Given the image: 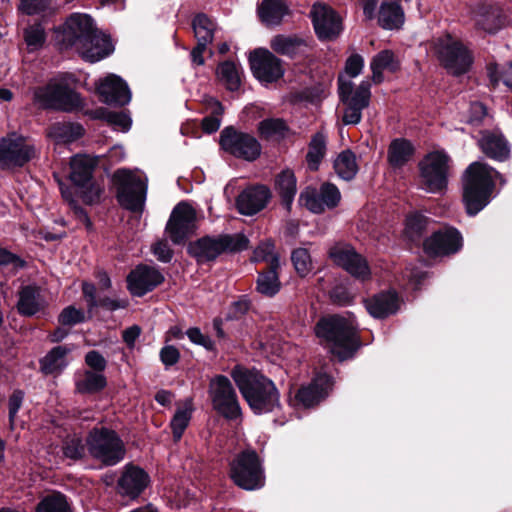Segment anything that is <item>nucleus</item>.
<instances>
[{"label":"nucleus","instance_id":"1","mask_svg":"<svg viewBox=\"0 0 512 512\" xmlns=\"http://www.w3.org/2000/svg\"><path fill=\"white\" fill-rule=\"evenodd\" d=\"M231 376L255 414L271 412L279 405L278 390L264 375L237 366L232 370Z\"/></svg>","mask_w":512,"mask_h":512},{"label":"nucleus","instance_id":"2","mask_svg":"<svg viewBox=\"0 0 512 512\" xmlns=\"http://www.w3.org/2000/svg\"><path fill=\"white\" fill-rule=\"evenodd\" d=\"M498 177L500 174L484 163L468 166L463 176V202L468 215H476L490 202Z\"/></svg>","mask_w":512,"mask_h":512},{"label":"nucleus","instance_id":"3","mask_svg":"<svg viewBox=\"0 0 512 512\" xmlns=\"http://www.w3.org/2000/svg\"><path fill=\"white\" fill-rule=\"evenodd\" d=\"M315 333L341 361L350 358L358 347L354 322L341 316L322 318L315 327Z\"/></svg>","mask_w":512,"mask_h":512},{"label":"nucleus","instance_id":"4","mask_svg":"<svg viewBox=\"0 0 512 512\" xmlns=\"http://www.w3.org/2000/svg\"><path fill=\"white\" fill-rule=\"evenodd\" d=\"M74 78L70 74H61L51 79L49 83L34 91V100L44 108L71 111L80 106L79 95L74 91Z\"/></svg>","mask_w":512,"mask_h":512},{"label":"nucleus","instance_id":"5","mask_svg":"<svg viewBox=\"0 0 512 512\" xmlns=\"http://www.w3.org/2000/svg\"><path fill=\"white\" fill-rule=\"evenodd\" d=\"M433 45L439 62L448 73L459 76L470 70L473 54L459 39L445 34L435 39Z\"/></svg>","mask_w":512,"mask_h":512},{"label":"nucleus","instance_id":"6","mask_svg":"<svg viewBox=\"0 0 512 512\" xmlns=\"http://www.w3.org/2000/svg\"><path fill=\"white\" fill-rule=\"evenodd\" d=\"M419 185L427 193L443 194L448 186L450 158L444 150H435L419 162Z\"/></svg>","mask_w":512,"mask_h":512},{"label":"nucleus","instance_id":"7","mask_svg":"<svg viewBox=\"0 0 512 512\" xmlns=\"http://www.w3.org/2000/svg\"><path fill=\"white\" fill-rule=\"evenodd\" d=\"M90 455L106 466H113L125 457V446L117 433L104 427L94 428L87 436Z\"/></svg>","mask_w":512,"mask_h":512},{"label":"nucleus","instance_id":"8","mask_svg":"<svg viewBox=\"0 0 512 512\" xmlns=\"http://www.w3.org/2000/svg\"><path fill=\"white\" fill-rule=\"evenodd\" d=\"M113 179L117 184V198L119 203L132 211L142 210L147 194V178L135 171L119 169Z\"/></svg>","mask_w":512,"mask_h":512},{"label":"nucleus","instance_id":"9","mask_svg":"<svg viewBox=\"0 0 512 512\" xmlns=\"http://www.w3.org/2000/svg\"><path fill=\"white\" fill-rule=\"evenodd\" d=\"M231 478L244 490H256L264 486L265 476L256 452L247 450L237 456L231 464Z\"/></svg>","mask_w":512,"mask_h":512},{"label":"nucleus","instance_id":"10","mask_svg":"<svg viewBox=\"0 0 512 512\" xmlns=\"http://www.w3.org/2000/svg\"><path fill=\"white\" fill-rule=\"evenodd\" d=\"M209 395L213 409L224 418L237 420L241 417L242 411L236 391L227 377L218 375L211 379Z\"/></svg>","mask_w":512,"mask_h":512},{"label":"nucleus","instance_id":"11","mask_svg":"<svg viewBox=\"0 0 512 512\" xmlns=\"http://www.w3.org/2000/svg\"><path fill=\"white\" fill-rule=\"evenodd\" d=\"M94 29L93 19L88 14L73 13L58 30L57 40L62 48L74 49L77 52Z\"/></svg>","mask_w":512,"mask_h":512},{"label":"nucleus","instance_id":"12","mask_svg":"<svg viewBox=\"0 0 512 512\" xmlns=\"http://www.w3.org/2000/svg\"><path fill=\"white\" fill-rule=\"evenodd\" d=\"M220 145L226 152L247 161H254L261 154V145L254 136L233 127L221 132Z\"/></svg>","mask_w":512,"mask_h":512},{"label":"nucleus","instance_id":"13","mask_svg":"<svg viewBox=\"0 0 512 512\" xmlns=\"http://www.w3.org/2000/svg\"><path fill=\"white\" fill-rule=\"evenodd\" d=\"M35 156V148L23 136L11 133L0 140V168L23 166Z\"/></svg>","mask_w":512,"mask_h":512},{"label":"nucleus","instance_id":"14","mask_svg":"<svg viewBox=\"0 0 512 512\" xmlns=\"http://www.w3.org/2000/svg\"><path fill=\"white\" fill-rule=\"evenodd\" d=\"M329 257L350 275L365 281L370 277V269L366 260L354 248L346 243H336L329 249Z\"/></svg>","mask_w":512,"mask_h":512},{"label":"nucleus","instance_id":"15","mask_svg":"<svg viewBox=\"0 0 512 512\" xmlns=\"http://www.w3.org/2000/svg\"><path fill=\"white\" fill-rule=\"evenodd\" d=\"M196 228V211L188 203L181 202L173 209L166 225V232L175 244L182 243Z\"/></svg>","mask_w":512,"mask_h":512},{"label":"nucleus","instance_id":"16","mask_svg":"<svg viewBox=\"0 0 512 512\" xmlns=\"http://www.w3.org/2000/svg\"><path fill=\"white\" fill-rule=\"evenodd\" d=\"M341 200L339 189L331 183L321 185L319 191L315 188H305L299 196V202L313 213H322L326 209L335 208Z\"/></svg>","mask_w":512,"mask_h":512},{"label":"nucleus","instance_id":"17","mask_svg":"<svg viewBox=\"0 0 512 512\" xmlns=\"http://www.w3.org/2000/svg\"><path fill=\"white\" fill-rule=\"evenodd\" d=\"M249 61L253 75L263 83L275 82L284 74L281 61L269 50H254Z\"/></svg>","mask_w":512,"mask_h":512},{"label":"nucleus","instance_id":"18","mask_svg":"<svg viewBox=\"0 0 512 512\" xmlns=\"http://www.w3.org/2000/svg\"><path fill=\"white\" fill-rule=\"evenodd\" d=\"M248 240L243 236H238L236 239L230 236H223L217 239L203 238L200 239L194 249L196 256L200 260H214L218 255L224 251L243 250L247 248Z\"/></svg>","mask_w":512,"mask_h":512},{"label":"nucleus","instance_id":"19","mask_svg":"<svg viewBox=\"0 0 512 512\" xmlns=\"http://www.w3.org/2000/svg\"><path fill=\"white\" fill-rule=\"evenodd\" d=\"M462 247L460 232L447 227L433 233L424 242V250L430 256H444L458 252Z\"/></svg>","mask_w":512,"mask_h":512},{"label":"nucleus","instance_id":"20","mask_svg":"<svg viewBox=\"0 0 512 512\" xmlns=\"http://www.w3.org/2000/svg\"><path fill=\"white\" fill-rule=\"evenodd\" d=\"M163 281L164 276L156 267L138 265L127 276V288L133 296L141 297Z\"/></svg>","mask_w":512,"mask_h":512},{"label":"nucleus","instance_id":"21","mask_svg":"<svg viewBox=\"0 0 512 512\" xmlns=\"http://www.w3.org/2000/svg\"><path fill=\"white\" fill-rule=\"evenodd\" d=\"M310 15L315 32L320 39H333L341 32V19L330 7L315 3Z\"/></svg>","mask_w":512,"mask_h":512},{"label":"nucleus","instance_id":"22","mask_svg":"<svg viewBox=\"0 0 512 512\" xmlns=\"http://www.w3.org/2000/svg\"><path fill=\"white\" fill-rule=\"evenodd\" d=\"M98 92L103 101L111 105L123 106L131 100L128 85L123 79L114 74L108 75L100 81Z\"/></svg>","mask_w":512,"mask_h":512},{"label":"nucleus","instance_id":"23","mask_svg":"<svg viewBox=\"0 0 512 512\" xmlns=\"http://www.w3.org/2000/svg\"><path fill=\"white\" fill-rule=\"evenodd\" d=\"M149 482V476L142 468L127 465L118 481L119 493L131 499L137 498Z\"/></svg>","mask_w":512,"mask_h":512},{"label":"nucleus","instance_id":"24","mask_svg":"<svg viewBox=\"0 0 512 512\" xmlns=\"http://www.w3.org/2000/svg\"><path fill=\"white\" fill-rule=\"evenodd\" d=\"M270 197V190L265 186L247 188L237 197V209L243 215H254L265 208Z\"/></svg>","mask_w":512,"mask_h":512},{"label":"nucleus","instance_id":"25","mask_svg":"<svg viewBox=\"0 0 512 512\" xmlns=\"http://www.w3.org/2000/svg\"><path fill=\"white\" fill-rule=\"evenodd\" d=\"M338 94L343 104H352L367 108L371 97L370 84L367 81H362L359 86L355 88L350 79L339 76Z\"/></svg>","mask_w":512,"mask_h":512},{"label":"nucleus","instance_id":"26","mask_svg":"<svg viewBox=\"0 0 512 512\" xmlns=\"http://www.w3.org/2000/svg\"><path fill=\"white\" fill-rule=\"evenodd\" d=\"M113 50L114 47L109 36L95 28L92 35L88 37L86 43L77 52L84 60L95 63L110 55Z\"/></svg>","mask_w":512,"mask_h":512},{"label":"nucleus","instance_id":"27","mask_svg":"<svg viewBox=\"0 0 512 512\" xmlns=\"http://www.w3.org/2000/svg\"><path fill=\"white\" fill-rule=\"evenodd\" d=\"M331 388V378L326 374H319L309 385L298 390L296 398L304 407H312L323 400Z\"/></svg>","mask_w":512,"mask_h":512},{"label":"nucleus","instance_id":"28","mask_svg":"<svg viewBox=\"0 0 512 512\" xmlns=\"http://www.w3.org/2000/svg\"><path fill=\"white\" fill-rule=\"evenodd\" d=\"M99 156L75 155L70 161V179L77 187H85L92 180V172Z\"/></svg>","mask_w":512,"mask_h":512},{"label":"nucleus","instance_id":"29","mask_svg":"<svg viewBox=\"0 0 512 512\" xmlns=\"http://www.w3.org/2000/svg\"><path fill=\"white\" fill-rule=\"evenodd\" d=\"M364 303L368 313L374 318H385L399 309V299L392 291L379 293Z\"/></svg>","mask_w":512,"mask_h":512},{"label":"nucleus","instance_id":"30","mask_svg":"<svg viewBox=\"0 0 512 512\" xmlns=\"http://www.w3.org/2000/svg\"><path fill=\"white\" fill-rule=\"evenodd\" d=\"M474 21L477 28L493 34L505 25V16L499 7L481 6L475 12Z\"/></svg>","mask_w":512,"mask_h":512},{"label":"nucleus","instance_id":"31","mask_svg":"<svg viewBox=\"0 0 512 512\" xmlns=\"http://www.w3.org/2000/svg\"><path fill=\"white\" fill-rule=\"evenodd\" d=\"M479 146L488 157L495 160L504 161L510 154L508 143L501 134L496 132H483Z\"/></svg>","mask_w":512,"mask_h":512},{"label":"nucleus","instance_id":"32","mask_svg":"<svg viewBox=\"0 0 512 512\" xmlns=\"http://www.w3.org/2000/svg\"><path fill=\"white\" fill-rule=\"evenodd\" d=\"M404 11L398 0H383L378 13L379 25L387 30L400 28L404 23Z\"/></svg>","mask_w":512,"mask_h":512},{"label":"nucleus","instance_id":"33","mask_svg":"<svg viewBox=\"0 0 512 512\" xmlns=\"http://www.w3.org/2000/svg\"><path fill=\"white\" fill-rule=\"evenodd\" d=\"M45 305L46 301L38 287L26 286L21 290L17 307L22 315L32 316L41 311Z\"/></svg>","mask_w":512,"mask_h":512},{"label":"nucleus","instance_id":"34","mask_svg":"<svg viewBox=\"0 0 512 512\" xmlns=\"http://www.w3.org/2000/svg\"><path fill=\"white\" fill-rule=\"evenodd\" d=\"M400 67V61L391 50H382L371 60L370 68L374 83H381L384 80V71L395 72Z\"/></svg>","mask_w":512,"mask_h":512},{"label":"nucleus","instance_id":"35","mask_svg":"<svg viewBox=\"0 0 512 512\" xmlns=\"http://www.w3.org/2000/svg\"><path fill=\"white\" fill-rule=\"evenodd\" d=\"M288 12V6L284 0H263L258 8L259 17L266 26L279 25Z\"/></svg>","mask_w":512,"mask_h":512},{"label":"nucleus","instance_id":"36","mask_svg":"<svg viewBox=\"0 0 512 512\" xmlns=\"http://www.w3.org/2000/svg\"><path fill=\"white\" fill-rule=\"evenodd\" d=\"M280 267L279 258H273L271 267L265 272H260L257 279V291L264 296L273 297L281 287L277 270Z\"/></svg>","mask_w":512,"mask_h":512},{"label":"nucleus","instance_id":"37","mask_svg":"<svg viewBox=\"0 0 512 512\" xmlns=\"http://www.w3.org/2000/svg\"><path fill=\"white\" fill-rule=\"evenodd\" d=\"M275 188L283 205L290 210L297 192V181L293 171L286 169L276 176Z\"/></svg>","mask_w":512,"mask_h":512},{"label":"nucleus","instance_id":"38","mask_svg":"<svg viewBox=\"0 0 512 512\" xmlns=\"http://www.w3.org/2000/svg\"><path fill=\"white\" fill-rule=\"evenodd\" d=\"M71 352V348L67 346L54 347L44 358L41 359V370L45 374L60 373L67 365V355Z\"/></svg>","mask_w":512,"mask_h":512},{"label":"nucleus","instance_id":"39","mask_svg":"<svg viewBox=\"0 0 512 512\" xmlns=\"http://www.w3.org/2000/svg\"><path fill=\"white\" fill-rule=\"evenodd\" d=\"M83 135V128L73 123H55L48 130V136L56 144L71 143Z\"/></svg>","mask_w":512,"mask_h":512},{"label":"nucleus","instance_id":"40","mask_svg":"<svg viewBox=\"0 0 512 512\" xmlns=\"http://www.w3.org/2000/svg\"><path fill=\"white\" fill-rule=\"evenodd\" d=\"M107 384L102 373L85 370L76 376L75 385L80 393H96L102 390Z\"/></svg>","mask_w":512,"mask_h":512},{"label":"nucleus","instance_id":"41","mask_svg":"<svg viewBox=\"0 0 512 512\" xmlns=\"http://www.w3.org/2000/svg\"><path fill=\"white\" fill-rule=\"evenodd\" d=\"M414 148L408 140L395 139L388 149V161L393 167H402L412 157Z\"/></svg>","mask_w":512,"mask_h":512},{"label":"nucleus","instance_id":"42","mask_svg":"<svg viewBox=\"0 0 512 512\" xmlns=\"http://www.w3.org/2000/svg\"><path fill=\"white\" fill-rule=\"evenodd\" d=\"M193 409V402L190 398L186 399L183 405L177 408L170 423L175 441L181 439L185 429L189 425Z\"/></svg>","mask_w":512,"mask_h":512},{"label":"nucleus","instance_id":"43","mask_svg":"<svg viewBox=\"0 0 512 512\" xmlns=\"http://www.w3.org/2000/svg\"><path fill=\"white\" fill-rule=\"evenodd\" d=\"M337 175L344 180H351L358 172L356 156L351 150L342 151L334 161Z\"/></svg>","mask_w":512,"mask_h":512},{"label":"nucleus","instance_id":"44","mask_svg":"<svg viewBox=\"0 0 512 512\" xmlns=\"http://www.w3.org/2000/svg\"><path fill=\"white\" fill-rule=\"evenodd\" d=\"M218 79L230 91H236L241 85L240 68L231 61L221 63L217 69Z\"/></svg>","mask_w":512,"mask_h":512},{"label":"nucleus","instance_id":"45","mask_svg":"<svg viewBox=\"0 0 512 512\" xmlns=\"http://www.w3.org/2000/svg\"><path fill=\"white\" fill-rule=\"evenodd\" d=\"M326 154V136L319 132L316 133L310 143L309 150L306 156L308 167L315 171Z\"/></svg>","mask_w":512,"mask_h":512},{"label":"nucleus","instance_id":"46","mask_svg":"<svg viewBox=\"0 0 512 512\" xmlns=\"http://www.w3.org/2000/svg\"><path fill=\"white\" fill-rule=\"evenodd\" d=\"M192 25L198 44H201V46H207L213 41L215 24L206 15H197L194 18Z\"/></svg>","mask_w":512,"mask_h":512},{"label":"nucleus","instance_id":"47","mask_svg":"<svg viewBox=\"0 0 512 512\" xmlns=\"http://www.w3.org/2000/svg\"><path fill=\"white\" fill-rule=\"evenodd\" d=\"M36 512H71V509L64 495L52 493L39 502Z\"/></svg>","mask_w":512,"mask_h":512},{"label":"nucleus","instance_id":"48","mask_svg":"<svg viewBox=\"0 0 512 512\" xmlns=\"http://www.w3.org/2000/svg\"><path fill=\"white\" fill-rule=\"evenodd\" d=\"M207 109L210 111L211 115L205 117L202 120V128L206 133L216 132L221 124V115L223 113V107L219 101L214 98H209L207 100Z\"/></svg>","mask_w":512,"mask_h":512},{"label":"nucleus","instance_id":"49","mask_svg":"<svg viewBox=\"0 0 512 512\" xmlns=\"http://www.w3.org/2000/svg\"><path fill=\"white\" fill-rule=\"evenodd\" d=\"M260 135L265 139H279L284 137L287 126L282 119H265L258 125Z\"/></svg>","mask_w":512,"mask_h":512},{"label":"nucleus","instance_id":"50","mask_svg":"<svg viewBox=\"0 0 512 512\" xmlns=\"http://www.w3.org/2000/svg\"><path fill=\"white\" fill-rule=\"evenodd\" d=\"M291 261L294 265L296 272L304 277L308 275L312 268V259L306 248H297L291 254Z\"/></svg>","mask_w":512,"mask_h":512},{"label":"nucleus","instance_id":"51","mask_svg":"<svg viewBox=\"0 0 512 512\" xmlns=\"http://www.w3.org/2000/svg\"><path fill=\"white\" fill-rule=\"evenodd\" d=\"M300 43L297 38L277 35L271 40V47L277 53L292 55L297 51Z\"/></svg>","mask_w":512,"mask_h":512},{"label":"nucleus","instance_id":"52","mask_svg":"<svg viewBox=\"0 0 512 512\" xmlns=\"http://www.w3.org/2000/svg\"><path fill=\"white\" fill-rule=\"evenodd\" d=\"M85 445L77 435L68 437L63 445V453L66 458L72 460L81 459L85 455Z\"/></svg>","mask_w":512,"mask_h":512},{"label":"nucleus","instance_id":"53","mask_svg":"<svg viewBox=\"0 0 512 512\" xmlns=\"http://www.w3.org/2000/svg\"><path fill=\"white\" fill-rule=\"evenodd\" d=\"M44 41L45 33L41 25H32L25 30V42L29 51L40 49Z\"/></svg>","mask_w":512,"mask_h":512},{"label":"nucleus","instance_id":"54","mask_svg":"<svg viewBox=\"0 0 512 512\" xmlns=\"http://www.w3.org/2000/svg\"><path fill=\"white\" fill-rule=\"evenodd\" d=\"M85 321V313L74 306H68L63 309L59 315V322L62 325L73 326Z\"/></svg>","mask_w":512,"mask_h":512},{"label":"nucleus","instance_id":"55","mask_svg":"<svg viewBox=\"0 0 512 512\" xmlns=\"http://www.w3.org/2000/svg\"><path fill=\"white\" fill-rule=\"evenodd\" d=\"M273 258H279L274 253V245L271 242L261 243L253 252L252 261L266 262L268 267H271Z\"/></svg>","mask_w":512,"mask_h":512},{"label":"nucleus","instance_id":"56","mask_svg":"<svg viewBox=\"0 0 512 512\" xmlns=\"http://www.w3.org/2000/svg\"><path fill=\"white\" fill-rule=\"evenodd\" d=\"M105 119L115 129L121 131H128L130 129L131 118L126 113L108 112L105 115Z\"/></svg>","mask_w":512,"mask_h":512},{"label":"nucleus","instance_id":"57","mask_svg":"<svg viewBox=\"0 0 512 512\" xmlns=\"http://www.w3.org/2000/svg\"><path fill=\"white\" fill-rule=\"evenodd\" d=\"M364 67V59L362 56L358 54L351 55L345 65V74L343 75L345 79L354 78L358 76Z\"/></svg>","mask_w":512,"mask_h":512},{"label":"nucleus","instance_id":"58","mask_svg":"<svg viewBox=\"0 0 512 512\" xmlns=\"http://www.w3.org/2000/svg\"><path fill=\"white\" fill-rule=\"evenodd\" d=\"M159 356L165 368L168 369L179 361L180 352L173 345H165L161 348Z\"/></svg>","mask_w":512,"mask_h":512},{"label":"nucleus","instance_id":"59","mask_svg":"<svg viewBox=\"0 0 512 512\" xmlns=\"http://www.w3.org/2000/svg\"><path fill=\"white\" fill-rule=\"evenodd\" d=\"M80 189V194L84 202L88 204L95 203L99 200L100 195L102 193V189L99 185L95 184L91 181L85 187H78Z\"/></svg>","mask_w":512,"mask_h":512},{"label":"nucleus","instance_id":"60","mask_svg":"<svg viewBox=\"0 0 512 512\" xmlns=\"http://www.w3.org/2000/svg\"><path fill=\"white\" fill-rule=\"evenodd\" d=\"M85 363L94 370V372L102 373L106 366L107 362L105 358L98 351H90L85 356Z\"/></svg>","mask_w":512,"mask_h":512},{"label":"nucleus","instance_id":"61","mask_svg":"<svg viewBox=\"0 0 512 512\" xmlns=\"http://www.w3.org/2000/svg\"><path fill=\"white\" fill-rule=\"evenodd\" d=\"M344 114H343V122L346 125L350 124H358L361 121L362 118V111L365 109L361 106H356L352 104H344Z\"/></svg>","mask_w":512,"mask_h":512},{"label":"nucleus","instance_id":"62","mask_svg":"<svg viewBox=\"0 0 512 512\" xmlns=\"http://www.w3.org/2000/svg\"><path fill=\"white\" fill-rule=\"evenodd\" d=\"M48 0H21L19 10L27 15L37 14L47 7Z\"/></svg>","mask_w":512,"mask_h":512},{"label":"nucleus","instance_id":"63","mask_svg":"<svg viewBox=\"0 0 512 512\" xmlns=\"http://www.w3.org/2000/svg\"><path fill=\"white\" fill-rule=\"evenodd\" d=\"M24 394L22 391H15L9 399V422L11 428L14 426L15 417L22 405Z\"/></svg>","mask_w":512,"mask_h":512},{"label":"nucleus","instance_id":"64","mask_svg":"<svg viewBox=\"0 0 512 512\" xmlns=\"http://www.w3.org/2000/svg\"><path fill=\"white\" fill-rule=\"evenodd\" d=\"M153 253L161 262H169L172 258V251L166 241H158L155 243Z\"/></svg>","mask_w":512,"mask_h":512}]
</instances>
